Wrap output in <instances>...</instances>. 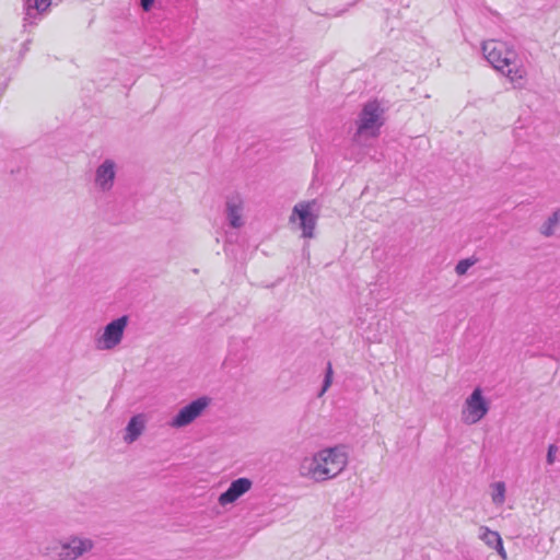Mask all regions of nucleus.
I'll use <instances>...</instances> for the list:
<instances>
[{
	"mask_svg": "<svg viewBox=\"0 0 560 560\" xmlns=\"http://www.w3.org/2000/svg\"><path fill=\"white\" fill-rule=\"evenodd\" d=\"M347 459L342 448H326L302 462V474L316 481H324L339 475L345 469Z\"/></svg>",
	"mask_w": 560,
	"mask_h": 560,
	"instance_id": "nucleus-1",
	"label": "nucleus"
},
{
	"mask_svg": "<svg viewBox=\"0 0 560 560\" xmlns=\"http://www.w3.org/2000/svg\"><path fill=\"white\" fill-rule=\"evenodd\" d=\"M384 108L376 100L364 104L359 115L358 133L371 132L373 136L376 135L375 131H378L384 125Z\"/></svg>",
	"mask_w": 560,
	"mask_h": 560,
	"instance_id": "nucleus-2",
	"label": "nucleus"
},
{
	"mask_svg": "<svg viewBox=\"0 0 560 560\" xmlns=\"http://www.w3.org/2000/svg\"><path fill=\"white\" fill-rule=\"evenodd\" d=\"M128 316L122 315L109 322L105 327L103 335L97 339V348L110 350L120 343L124 331L128 325Z\"/></svg>",
	"mask_w": 560,
	"mask_h": 560,
	"instance_id": "nucleus-3",
	"label": "nucleus"
},
{
	"mask_svg": "<svg viewBox=\"0 0 560 560\" xmlns=\"http://www.w3.org/2000/svg\"><path fill=\"white\" fill-rule=\"evenodd\" d=\"M482 52L487 61L498 71L504 73V69L511 66L510 51H503L494 42L483 43Z\"/></svg>",
	"mask_w": 560,
	"mask_h": 560,
	"instance_id": "nucleus-4",
	"label": "nucleus"
},
{
	"mask_svg": "<svg viewBox=\"0 0 560 560\" xmlns=\"http://www.w3.org/2000/svg\"><path fill=\"white\" fill-rule=\"evenodd\" d=\"M313 205H315V200L306 203H298L293 208V215H298L304 237H312L316 225L317 217L311 210Z\"/></svg>",
	"mask_w": 560,
	"mask_h": 560,
	"instance_id": "nucleus-5",
	"label": "nucleus"
},
{
	"mask_svg": "<svg viewBox=\"0 0 560 560\" xmlns=\"http://www.w3.org/2000/svg\"><path fill=\"white\" fill-rule=\"evenodd\" d=\"M116 164L113 160L106 159L97 166L95 172V184L102 191H108L113 188L116 177Z\"/></svg>",
	"mask_w": 560,
	"mask_h": 560,
	"instance_id": "nucleus-6",
	"label": "nucleus"
},
{
	"mask_svg": "<svg viewBox=\"0 0 560 560\" xmlns=\"http://www.w3.org/2000/svg\"><path fill=\"white\" fill-rule=\"evenodd\" d=\"M210 402L211 398L201 396L180 408L171 420H196L202 415L203 410L210 405Z\"/></svg>",
	"mask_w": 560,
	"mask_h": 560,
	"instance_id": "nucleus-7",
	"label": "nucleus"
},
{
	"mask_svg": "<svg viewBox=\"0 0 560 560\" xmlns=\"http://www.w3.org/2000/svg\"><path fill=\"white\" fill-rule=\"evenodd\" d=\"M466 410L472 420H481L489 410V404L479 387H476L466 399Z\"/></svg>",
	"mask_w": 560,
	"mask_h": 560,
	"instance_id": "nucleus-8",
	"label": "nucleus"
},
{
	"mask_svg": "<svg viewBox=\"0 0 560 560\" xmlns=\"http://www.w3.org/2000/svg\"><path fill=\"white\" fill-rule=\"evenodd\" d=\"M252 486V480L245 477L234 480L228 490L220 494L219 503L221 505H226L235 502L238 498L249 491Z\"/></svg>",
	"mask_w": 560,
	"mask_h": 560,
	"instance_id": "nucleus-9",
	"label": "nucleus"
},
{
	"mask_svg": "<svg viewBox=\"0 0 560 560\" xmlns=\"http://www.w3.org/2000/svg\"><path fill=\"white\" fill-rule=\"evenodd\" d=\"M225 212L229 224L234 228H241L244 222L242 220L243 200L238 195H233L226 198Z\"/></svg>",
	"mask_w": 560,
	"mask_h": 560,
	"instance_id": "nucleus-10",
	"label": "nucleus"
},
{
	"mask_svg": "<svg viewBox=\"0 0 560 560\" xmlns=\"http://www.w3.org/2000/svg\"><path fill=\"white\" fill-rule=\"evenodd\" d=\"M92 548L91 540L72 539L69 544L62 546L59 553L60 560L75 559Z\"/></svg>",
	"mask_w": 560,
	"mask_h": 560,
	"instance_id": "nucleus-11",
	"label": "nucleus"
},
{
	"mask_svg": "<svg viewBox=\"0 0 560 560\" xmlns=\"http://www.w3.org/2000/svg\"><path fill=\"white\" fill-rule=\"evenodd\" d=\"M481 532L482 533L480 535V538L483 540V542L487 546L494 548L502 560H506L508 555L503 547V541L500 534L498 532L489 529L488 527H481Z\"/></svg>",
	"mask_w": 560,
	"mask_h": 560,
	"instance_id": "nucleus-12",
	"label": "nucleus"
},
{
	"mask_svg": "<svg viewBox=\"0 0 560 560\" xmlns=\"http://www.w3.org/2000/svg\"><path fill=\"white\" fill-rule=\"evenodd\" d=\"M51 4V0H25L24 8L27 19H34L36 15L43 14Z\"/></svg>",
	"mask_w": 560,
	"mask_h": 560,
	"instance_id": "nucleus-13",
	"label": "nucleus"
},
{
	"mask_svg": "<svg viewBox=\"0 0 560 560\" xmlns=\"http://www.w3.org/2000/svg\"><path fill=\"white\" fill-rule=\"evenodd\" d=\"M560 221V208L552 212L551 215L545 221V223L540 226L539 232L546 236L550 237L555 234V228Z\"/></svg>",
	"mask_w": 560,
	"mask_h": 560,
	"instance_id": "nucleus-14",
	"label": "nucleus"
},
{
	"mask_svg": "<svg viewBox=\"0 0 560 560\" xmlns=\"http://www.w3.org/2000/svg\"><path fill=\"white\" fill-rule=\"evenodd\" d=\"M144 425L143 422H129L127 427L126 440L128 442H133L143 431Z\"/></svg>",
	"mask_w": 560,
	"mask_h": 560,
	"instance_id": "nucleus-15",
	"label": "nucleus"
},
{
	"mask_svg": "<svg viewBox=\"0 0 560 560\" xmlns=\"http://www.w3.org/2000/svg\"><path fill=\"white\" fill-rule=\"evenodd\" d=\"M492 501L495 504H503L505 501V485L501 481L495 482L493 486Z\"/></svg>",
	"mask_w": 560,
	"mask_h": 560,
	"instance_id": "nucleus-16",
	"label": "nucleus"
},
{
	"mask_svg": "<svg viewBox=\"0 0 560 560\" xmlns=\"http://www.w3.org/2000/svg\"><path fill=\"white\" fill-rule=\"evenodd\" d=\"M476 261L477 259L472 258L460 259L455 266V272L458 276L465 275L468 271V269L476 264Z\"/></svg>",
	"mask_w": 560,
	"mask_h": 560,
	"instance_id": "nucleus-17",
	"label": "nucleus"
},
{
	"mask_svg": "<svg viewBox=\"0 0 560 560\" xmlns=\"http://www.w3.org/2000/svg\"><path fill=\"white\" fill-rule=\"evenodd\" d=\"M332 365L330 362H327L325 377L323 380L322 389L319 392V396H322L331 385L332 383Z\"/></svg>",
	"mask_w": 560,
	"mask_h": 560,
	"instance_id": "nucleus-18",
	"label": "nucleus"
},
{
	"mask_svg": "<svg viewBox=\"0 0 560 560\" xmlns=\"http://www.w3.org/2000/svg\"><path fill=\"white\" fill-rule=\"evenodd\" d=\"M506 77L511 79L512 82H517L518 80H523L525 75V71L520 68L512 69L510 66L504 69V73Z\"/></svg>",
	"mask_w": 560,
	"mask_h": 560,
	"instance_id": "nucleus-19",
	"label": "nucleus"
},
{
	"mask_svg": "<svg viewBox=\"0 0 560 560\" xmlns=\"http://www.w3.org/2000/svg\"><path fill=\"white\" fill-rule=\"evenodd\" d=\"M154 0H140V7L144 12H150L153 8Z\"/></svg>",
	"mask_w": 560,
	"mask_h": 560,
	"instance_id": "nucleus-20",
	"label": "nucleus"
},
{
	"mask_svg": "<svg viewBox=\"0 0 560 560\" xmlns=\"http://www.w3.org/2000/svg\"><path fill=\"white\" fill-rule=\"evenodd\" d=\"M557 447L555 445H550L548 448L547 454V462L549 465L555 463V454H556Z\"/></svg>",
	"mask_w": 560,
	"mask_h": 560,
	"instance_id": "nucleus-21",
	"label": "nucleus"
},
{
	"mask_svg": "<svg viewBox=\"0 0 560 560\" xmlns=\"http://www.w3.org/2000/svg\"><path fill=\"white\" fill-rule=\"evenodd\" d=\"M129 420L136 421V420H144V419H143V415L138 413V415L131 416Z\"/></svg>",
	"mask_w": 560,
	"mask_h": 560,
	"instance_id": "nucleus-22",
	"label": "nucleus"
},
{
	"mask_svg": "<svg viewBox=\"0 0 560 560\" xmlns=\"http://www.w3.org/2000/svg\"><path fill=\"white\" fill-rule=\"evenodd\" d=\"M173 423L179 427V425L185 424L186 422L178 421V422H173Z\"/></svg>",
	"mask_w": 560,
	"mask_h": 560,
	"instance_id": "nucleus-23",
	"label": "nucleus"
}]
</instances>
